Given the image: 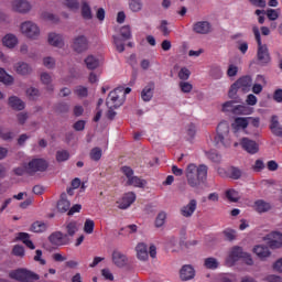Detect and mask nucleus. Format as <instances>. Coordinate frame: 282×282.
I'll list each match as a JSON object with an SVG mask.
<instances>
[{
	"mask_svg": "<svg viewBox=\"0 0 282 282\" xmlns=\"http://www.w3.org/2000/svg\"><path fill=\"white\" fill-rule=\"evenodd\" d=\"M185 177L191 188H197L208 177V166L189 163L185 169Z\"/></svg>",
	"mask_w": 282,
	"mask_h": 282,
	"instance_id": "obj_1",
	"label": "nucleus"
},
{
	"mask_svg": "<svg viewBox=\"0 0 282 282\" xmlns=\"http://www.w3.org/2000/svg\"><path fill=\"white\" fill-rule=\"evenodd\" d=\"M252 32L258 43V52H257L258 61L262 66L269 65V63H271L272 61V57L270 56V51L268 50V45L261 42V31L259 30V26L253 25Z\"/></svg>",
	"mask_w": 282,
	"mask_h": 282,
	"instance_id": "obj_2",
	"label": "nucleus"
},
{
	"mask_svg": "<svg viewBox=\"0 0 282 282\" xmlns=\"http://www.w3.org/2000/svg\"><path fill=\"white\" fill-rule=\"evenodd\" d=\"M216 144L223 147H230L232 139H230V124L227 121H221L217 127V134L214 139Z\"/></svg>",
	"mask_w": 282,
	"mask_h": 282,
	"instance_id": "obj_3",
	"label": "nucleus"
},
{
	"mask_svg": "<svg viewBox=\"0 0 282 282\" xmlns=\"http://www.w3.org/2000/svg\"><path fill=\"white\" fill-rule=\"evenodd\" d=\"M20 32L31 41H37L41 36V28L33 21H25L20 25Z\"/></svg>",
	"mask_w": 282,
	"mask_h": 282,
	"instance_id": "obj_4",
	"label": "nucleus"
},
{
	"mask_svg": "<svg viewBox=\"0 0 282 282\" xmlns=\"http://www.w3.org/2000/svg\"><path fill=\"white\" fill-rule=\"evenodd\" d=\"M106 105L108 109H118V107L124 105V93L122 91V87L116 88L109 94Z\"/></svg>",
	"mask_w": 282,
	"mask_h": 282,
	"instance_id": "obj_5",
	"label": "nucleus"
},
{
	"mask_svg": "<svg viewBox=\"0 0 282 282\" xmlns=\"http://www.w3.org/2000/svg\"><path fill=\"white\" fill-rule=\"evenodd\" d=\"M9 276L11 279H15V281H21V282L39 281V274L32 271H28L25 269H18L15 271H11Z\"/></svg>",
	"mask_w": 282,
	"mask_h": 282,
	"instance_id": "obj_6",
	"label": "nucleus"
},
{
	"mask_svg": "<svg viewBox=\"0 0 282 282\" xmlns=\"http://www.w3.org/2000/svg\"><path fill=\"white\" fill-rule=\"evenodd\" d=\"M123 175L127 177V185L134 186V188H144L147 186V181L133 175V170L129 166H123L121 169Z\"/></svg>",
	"mask_w": 282,
	"mask_h": 282,
	"instance_id": "obj_7",
	"label": "nucleus"
},
{
	"mask_svg": "<svg viewBox=\"0 0 282 282\" xmlns=\"http://www.w3.org/2000/svg\"><path fill=\"white\" fill-rule=\"evenodd\" d=\"M26 173H43L47 171V161L44 159H32L25 166Z\"/></svg>",
	"mask_w": 282,
	"mask_h": 282,
	"instance_id": "obj_8",
	"label": "nucleus"
},
{
	"mask_svg": "<svg viewBox=\"0 0 282 282\" xmlns=\"http://www.w3.org/2000/svg\"><path fill=\"white\" fill-rule=\"evenodd\" d=\"M243 256V249L239 246H235L231 249H229L227 258L225 260L226 265L229 268H232L239 259Z\"/></svg>",
	"mask_w": 282,
	"mask_h": 282,
	"instance_id": "obj_9",
	"label": "nucleus"
},
{
	"mask_svg": "<svg viewBox=\"0 0 282 282\" xmlns=\"http://www.w3.org/2000/svg\"><path fill=\"white\" fill-rule=\"evenodd\" d=\"M197 210V199L192 198L187 204L183 205L180 209V215L185 219H191Z\"/></svg>",
	"mask_w": 282,
	"mask_h": 282,
	"instance_id": "obj_10",
	"label": "nucleus"
},
{
	"mask_svg": "<svg viewBox=\"0 0 282 282\" xmlns=\"http://www.w3.org/2000/svg\"><path fill=\"white\" fill-rule=\"evenodd\" d=\"M73 50L78 54L87 52L89 50V41L85 35H78L73 40Z\"/></svg>",
	"mask_w": 282,
	"mask_h": 282,
	"instance_id": "obj_11",
	"label": "nucleus"
},
{
	"mask_svg": "<svg viewBox=\"0 0 282 282\" xmlns=\"http://www.w3.org/2000/svg\"><path fill=\"white\" fill-rule=\"evenodd\" d=\"M47 43L52 47H57L61 50L65 46V37H63V34L61 33L51 32L47 35Z\"/></svg>",
	"mask_w": 282,
	"mask_h": 282,
	"instance_id": "obj_12",
	"label": "nucleus"
},
{
	"mask_svg": "<svg viewBox=\"0 0 282 282\" xmlns=\"http://www.w3.org/2000/svg\"><path fill=\"white\" fill-rule=\"evenodd\" d=\"M267 243L272 250L282 247V234L279 231H273L267 236Z\"/></svg>",
	"mask_w": 282,
	"mask_h": 282,
	"instance_id": "obj_13",
	"label": "nucleus"
},
{
	"mask_svg": "<svg viewBox=\"0 0 282 282\" xmlns=\"http://www.w3.org/2000/svg\"><path fill=\"white\" fill-rule=\"evenodd\" d=\"M240 145L247 153L254 155V153H259V144L254 140H250L248 138H242L240 141Z\"/></svg>",
	"mask_w": 282,
	"mask_h": 282,
	"instance_id": "obj_14",
	"label": "nucleus"
},
{
	"mask_svg": "<svg viewBox=\"0 0 282 282\" xmlns=\"http://www.w3.org/2000/svg\"><path fill=\"white\" fill-rule=\"evenodd\" d=\"M11 8L14 12H20L21 14H25V12H30V10H32V6L28 0H13L11 2Z\"/></svg>",
	"mask_w": 282,
	"mask_h": 282,
	"instance_id": "obj_15",
	"label": "nucleus"
},
{
	"mask_svg": "<svg viewBox=\"0 0 282 282\" xmlns=\"http://www.w3.org/2000/svg\"><path fill=\"white\" fill-rule=\"evenodd\" d=\"M133 202H135V193L133 192H129L126 193L121 199L118 200V208H120L121 210H127V208H129L131 206V204H133Z\"/></svg>",
	"mask_w": 282,
	"mask_h": 282,
	"instance_id": "obj_16",
	"label": "nucleus"
},
{
	"mask_svg": "<svg viewBox=\"0 0 282 282\" xmlns=\"http://www.w3.org/2000/svg\"><path fill=\"white\" fill-rule=\"evenodd\" d=\"M193 31L196 34H210L213 32V25L208 21H198L194 23Z\"/></svg>",
	"mask_w": 282,
	"mask_h": 282,
	"instance_id": "obj_17",
	"label": "nucleus"
},
{
	"mask_svg": "<svg viewBox=\"0 0 282 282\" xmlns=\"http://www.w3.org/2000/svg\"><path fill=\"white\" fill-rule=\"evenodd\" d=\"M13 69L20 76H30V74H32V72H33L32 66L25 62L15 63L13 66Z\"/></svg>",
	"mask_w": 282,
	"mask_h": 282,
	"instance_id": "obj_18",
	"label": "nucleus"
},
{
	"mask_svg": "<svg viewBox=\"0 0 282 282\" xmlns=\"http://www.w3.org/2000/svg\"><path fill=\"white\" fill-rule=\"evenodd\" d=\"M236 85L238 86V89L241 91L248 93L252 89V77L250 76H243L236 80Z\"/></svg>",
	"mask_w": 282,
	"mask_h": 282,
	"instance_id": "obj_19",
	"label": "nucleus"
},
{
	"mask_svg": "<svg viewBox=\"0 0 282 282\" xmlns=\"http://www.w3.org/2000/svg\"><path fill=\"white\" fill-rule=\"evenodd\" d=\"M137 259L139 261H148L149 260V247L144 242H139L135 247Z\"/></svg>",
	"mask_w": 282,
	"mask_h": 282,
	"instance_id": "obj_20",
	"label": "nucleus"
},
{
	"mask_svg": "<svg viewBox=\"0 0 282 282\" xmlns=\"http://www.w3.org/2000/svg\"><path fill=\"white\" fill-rule=\"evenodd\" d=\"M155 91V84H148L141 91V99L143 102H151L153 100V94Z\"/></svg>",
	"mask_w": 282,
	"mask_h": 282,
	"instance_id": "obj_21",
	"label": "nucleus"
},
{
	"mask_svg": "<svg viewBox=\"0 0 282 282\" xmlns=\"http://www.w3.org/2000/svg\"><path fill=\"white\" fill-rule=\"evenodd\" d=\"M180 276L182 281H191L192 279H195V269L188 264L183 265L180 271Z\"/></svg>",
	"mask_w": 282,
	"mask_h": 282,
	"instance_id": "obj_22",
	"label": "nucleus"
},
{
	"mask_svg": "<svg viewBox=\"0 0 282 282\" xmlns=\"http://www.w3.org/2000/svg\"><path fill=\"white\" fill-rule=\"evenodd\" d=\"M129 260L127 259V257L124 256V253L115 250L112 252V263H115L117 265V268H124V265H127V262Z\"/></svg>",
	"mask_w": 282,
	"mask_h": 282,
	"instance_id": "obj_23",
	"label": "nucleus"
},
{
	"mask_svg": "<svg viewBox=\"0 0 282 282\" xmlns=\"http://www.w3.org/2000/svg\"><path fill=\"white\" fill-rule=\"evenodd\" d=\"M253 252L254 254H257V257H259V259H261V261H265V259H268V257L272 254V252L270 251V248L263 245L256 246L253 248Z\"/></svg>",
	"mask_w": 282,
	"mask_h": 282,
	"instance_id": "obj_24",
	"label": "nucleus"
},
{
	"mask_svg": "<svg viewBox=\"0 0 282 282\" xmlns=\"http://www.w3.org/2000/svg\"><path fill=\"white\" fill-rule=\"evenodd\" d=\"M248 124H250V122L248 121V118L238 117L235 119L231 127H232L234 131H241L243 129H247Z\"/></svg>",
	"mask_w": 282,
	"mask_h": 282,
	"instance_id": "obj_25",
	"label": "nucleus"
},
{
	"mask_svg": "<svg viewBox=\"0 0 282 282\" xmlns=\"http://www.w3.org/2000/svg\"><path fill=\"white\" fill-rule=\"evenodd\" d=\"M70 207H72V204L67 199V194L63 193L61 195L59 200L57 202L58 213H67V210H69Z\"/></svg>",
	"mask_w": 282,
	"mask_h": 282,
	"instance_id": "obj_26",
	"label": "nucleus"
},
{
	"mask_svg": "<svg viewBox=\"0 0 282 282\" xmlns=\"http://www.w3.org/2000/svg\"><path fill=\"white\" fill-rule=\"evenodd\" d=\"M270 129L273 135H278V138H281L282 127H281V123H279V117L275 115L271 117Z\"/></svg>",
	"mask_w": 282,
	"mask_h": 282,
	"instance_id": "obj_27",
	"label": "nucleus"
},
{
	"mask_svg": "<svg viewBox=\"0 0 282 282\" xmlns=\"http://www.w3.org/2000/svg\"><path fill=\"white\" fill-rule=\"evenodd\" d=\"M18 43H19V39H17V35L14 34L9 33L4 35L2 39V45H4V47H9V50L17 47Z\"/></svg>",
	"mask_w": 282,
	"mask_h": 282,
	"instance_id": "obj_28",
	"label": "nucleus"
},
{
	"mask_svg": "<svg viewBox=\"0 0 282 282\" xmlns=\"http://www.w3.org/2000/svg\"><path fill=\"white\" fill-rule=\"evenodd\" d=\"M84 63L87 69H98V67H100V59L94 55H88Z\"/></svg>",
	"mask_w": 282,
	"mask_h": 282,
	"instance_id": "obj_29",
	"label": "nucleus"
},
{
	"mask_svg": "<svg viewBox=\"0 0 282 282\" xmlns=\"http://www.w3.org/2000/svg\"><path fill=\"white\" fill-rule=\"evenodd\" d=\"M9 105L12 107V109H15L17 111H23L25 109V102L21 100V98L17 96H12L9 98Z\"/></svg>",
	"mask_w": 282,
	"mask_h": 282,
	"instance_id": "obj_30",
	"label": "nucleus"
},
{
	"mask_svg": "<svg viewBox=\"0 0 282 282\" xmlns=\"http://www.w3.org/2000/svg\"><path fill=\"white\" fill-rule=\"evenodd\" d=\"M253 208H254V210H257V213H268V210H270V208H272V205H270V203H268L263 199H259V200L254 202Z\"/></svg>",
	"mask_w": 282,
	"mask_h": 282,
	"instance_id": "obj_31",
	"label": "nucleus"
},
{
	"mask_svg": "<svg viewBox=\"0 0 282 282\" xmlns=\"http://www.w3.org/2000/svg\"><path fill=\"white\" fill-rule=\"evenodd\" d=\"M254 111V109L250 108V106L247 105H238L234 109V113L236 116H250Z\"/></svg>",
	"mask_w": 282,
	"mask_h": 282,
	"instance_id": "obj_32",
	"label": "nucleus"
},
{
	"mask_svg": "<svg viewBox=\"0 0 282 282\" xmlns=\"http://www.w3.org/2000/svg\"><path fill=\"white\" fill-rule=\"evenodd\" d=\"M40 80L42 85H45L47 87L48 91H54V85H52V75L50 73H41Z\"/></svg>",
	"mask_w": 282,
	"mask_h": 282,
	"instance_id": "obj_33",
	"label": "nucleus"
},
{
	"mask_svg": "<svg viewBox=\"0 0 282 282\" xmlns=\"http://www.w3.org/2000/svg\"><path fill=\"white\" fill-rule=\"evenodd\" d=\"M0 83H3V85H13L14 77H12V75L8 74L6 72V69L0 68Z\"/></svg>",
	"mask_w": 282,
	"mask_h": 282,
	"instance_id": "obj_34",
	"label": "nucleus"
},
{
	"mask_svg": "<svg viewBox=\"0 0 282 282\" xmlns=\"http://www.w3.org/2000/svg\"><path fill=\"white\" fill-rule=\"evenodd\" d=\"M209 76H212L214 80H221V78H224L221 66H213L209 70Z\"/></svg>",
	"mask_w": 282,
	"mask_h": 282,
	"instance_id": "obj_35",
	"label": "nucleus"
},
{
	"mask_svg": "<svg viewBox=\"0 0 282 282\" xmlns=\"http://www.w3.org/2000/svg\"><path fill=\"white\" fill-rule=\"evenodd\" d=\"M66 232L69 237H74L76 235V232H78V223L70 220L68 223H66Z\"/></svg>",
	"mask_w": 282,
	"mask_h": 282,
	"instance_id": "obj_36",
	"label": "nucleus"
},
{
	"mask_svg": "<svg viewBox=\"0 0 282 282\" xmlns=\"http://www.w3.org/2000/svg\"><path fill=\"white\" fill-rule=\"evenodd\" d=\"M204 265L207 270H217L219 268V261L217 258H207L204 260Z\"/></svg>",
	"mask_w": 282,
	"mask_h": 282,
	"instance_id": "obj_37",
	"label": "nucleus"
},
{
	"mask_svg": "<svg viewBox=\"0 0 282 282\" xmlns=\"http://www.w3.org/2000/svg\"><path fill=\"white\" fill-rule=\"evenodd\" d=\"M47 230V225L43 221H35L31 226V232H45Z\"/></svg>",
	"mask_w": 282,
	"mask_h": 282,
	"instance_id": "obj_38",
	"label": "nucleus"
},
{
	"mask_svg": "<svg viewBox=\"0 0 282 282\" xmlns=\"http://www.w3.org/2000/svg\"><path fill=\"white\" fill-rule=\"evenodd\" d=\"M128 6L131 12H140L142 11V7H143L142 0H129Z\"/></svg>",
	"mask_w": 282,
	"mask_h": 282,
	"instance_id": "obj_39",
	"label": "nucleus"
},
{
	"mask_svg": "<svg viewBox=\"0 0 282 282\" xmlns=\"http://www.w3.org/2000/svg\"><path fill=\"white\" fill-rule=\"evenodd\" d=\"M225 197H226V199H228V202L237 203V202H239V192H237L235 189H227L225 192Z\"/></svg>",
	"mask_w": 282,
	"mask_h": 282,
	"instance_id": "obj_40",
	"label": "nucleus"
},
{
	"mask_svg": "<svg viewBox=\"0 0 282 282\" xmlns=\"http://www.w3.org/2000/svg\"><path fill=\"white\" fill-rule=\"evenodd\" d=\"M51 243H53V246H61V243H63V232L61 231H56L54 234H52L48 237Z\"/></svg>",
	"mask_w": 282,
	"mask_h": 282,
	"instance_id": "obj_41",
	"label": "nucleus"
},
{
	"mask_svg": "<svg viewBox=\"0 0 282 282\" xmlns=\"http://www.w3.org/2000/svg\"><path fill=\"white\" fill-rule=\"evenodd\" d=\"M17 133H14L12 130L1 128L0 129V138L1 140H14Z\"/></svg>",
	"mask_w": 282,
	"mask_h": 282,
	"instance_id": "obj_42",
	"label": "nucleus"
},
{
	"mask_svg": "<svg viewBox=\"0 0 282 282\" xmlns=\"http://www.w3.org/2000/svg\"><path fill=\"white\" fill-rule=\"evenodd\" d=\"M63 6L68 8V10H72L73 12H76L80 8V3L78 0H63Z\"/></svg>",
	"mask_w": 282,
	"mask_h": 282,
	"instance_id": "obj_43",
	"label": "nucleus"
},
{
	"mask_svg": "<svg viewBox=\"0 0 282 282\" xmlns=\"http://www.w3.org/2000/svg\"><path fill=\"white\" fill-rule=\"evenodd\" d=\"M75 96H78V98H87L89 96V90L85 86H77L74 89Z\"/></svg>",
	"mask_w": 282,
	"mask_h": 282,
	"instance_id": "obj_44",
	"label": "nucleus"
},
{
	"mask_svg": "<svg viewBox=\"0 0 282 282\" xmlns=\"http://www.w3.org/2000/svg\"><path fill=\"white\" fill-rule=\"evenodd\" d=\"M166 217L167 214L166 212H160L155 218V226L156 228H162V226H164V224H166Z\"/></svg>",
	"mask_w": 282,
	"mask_h": 282,
	"instance_id": "obj_45",
	"label": "nucleus"
},
{
	"mask_svg": "<svg viewBox=\"0 0 282 282\" xmlns=\"http://www.w3.org/2000/svg\"><path fill=\"white\" fill-rule=\"evenodd\" d=\"M223 235L227 241H235L237 239V231L235 229L227 228L223 231Z\"/></svg>",
	"mask_w": 282,
	"mask_h": 282,
	"instance_id": "obj_46",
	"label": "nucleus"
},
{
	"mask_svg": "<svg viewBox=\"0 0 282 282\" xmlns=\"http://www.w3.org/2000/svg\"><path fill=\"white\" fill-rule=\"evenodd\" d=\"M26 96H28V98H30V100H36V98H39V96H41V91L39 90V88L29 87L26 89Z\"/></svg>",
	"mask_w": 282,
	"mask_h": 282,
	"instance_id": "obj_47",
	"label": "nucleus"
},
{
	"mask_svg": "<svg viewBox=\"0 0 282 282\" xmlns=\"http://www.w3.org/2000/svg\"><path fill=\"white\" fill-rule=\"evenodd\" d=\"M67 160H69V151L58 150L56 152V161L57 162H67Z\"/></svg>",
	"mask_w": 282,
	"mask_h": 282,
	"instance_id": "obj_48",
	"label": "nucleus"
},
{
	"mask_svg": "<svg viewBox=\"0 0 282 282\" xmlns=\"http://www.w3.org/2000/svg\"><path fill=\"white\" fill-rule=\"evenodd\" d=\"M237 74H239V66H237V64H229L227 67L228 78H235Z\"/></svg>",
	"mask_w": 282,
	"mask_h": 282,
	"instance_id": "obj_49",
	"label": "nucleus"
},
{
	"mask_svg": "<svg viewBox=\"0 0 282 282\" xmlns=\"http://www.w3.org/2000/svg\"><path fill=\"white\" fill-rule=\"evenodd\" d=\"M178 87L183 94H191L193 91V84L191 82H180Z\"/></svg>",
	"mask_w": 282,
	"mask_h": 282,
	"instance_id": "obj_50",
	"label": "nucleus"
},
{
	"mask_svg": "<svg viewBox=\"0 0 282 282\" xmlns=\"http://www.w3.org/2000/svg\"><path fill=\"white\" fill-rule=\"evenodd\" d=\"M43 65L46 69H54L56 67V59L52 56H46L43 58Z\"/></svg>",
	"mask_w": 282,
	"mask_h": 282,
	"instance_id": "obj_51",
	"label": "nucleus"
},
{
	"mask_svg": "<svg viewBox=\"0 0 282 282\" xmlns=\"http://www.w3.org/2000/svg\"><path fill=\"white\" fill-rule=\"evenodd\" d=\"M94 228H96L94 220L86 219L84 224V232H86V235H91L94 232Z\"/></svg>",
	"mask_w": 282,
	"mask_h": 282,
	"instance_id": "obj_52",
	"label": "nucleus"
},
{
	"mask_svg": "<svg viewBox=\"0 0 282 282\" xmlns=\"http://www.w3.org/2000/svg\"><path fill=\"white\" fill-rule=\"evenodd\" d=\"M100 158H102V149L94 148L90 151V159L94 160V162H98Z\"/></svg>",
	"mask_w": 282,
	"mask_h": 282,
	"instance_id": "obj_53",
	"label": "nucleus"
},
{
	"mask_svg": "<svg viewBox=\"0 0 282 282\" xmlns=\"http://www.w3.org/2000/svg\"><path fill=\"white\" fill-rule=\"evenodd\" d=\"M235 101H227L223 104L221 111L225 113H235Z\"/></svg>",
	"mask_w": 282,
	"mask_h": 282,
	"instance_id": "obj_54",
	"label": "nucleus"
},
{
	"mask_svg": "<svg viewBox=\"0 0 282 282\" xmlns=\"http://www.w3.org/2000/svg\"><path fill=\"white\" fill-rule=\"evenodd\" d=\"M178 78L183 82L188 80V78H191V70L186 67L181 68L178 72Z\"/></svg>",
	"mask_w": 282,
	"mask_h": 282,
	"instance_id": "obj_55",
	"label": "nucleus"
},
{
	"mask_svg": "<svg viewBox=\"0 0 282 282\" xmlns=\"http://www.w3.org/2000/svg\"><path fill=\"white\" fill-rule=\"evenodd\" d=\"M15 239H17V241H22V243H24V246H25L28 242L32 241V240L30 239V234H28V232H19V234L17 235Z\"/></svg>",
	"mask_w": 282,
	"mask_h": 282,
	"instance_id": "obj_56",
	"label": "nucleus"
},
{
	"mask_svg": "<svg viewBox=\"0 0 282 282\" xmlns=\"http://www.w3.org/2000/svg\"><path fill=\"white\" fill-rule=\"evenodd\" d=\"M15 239H17V241H22V243H24V246H25L28 242L32 241V240L30 239V234H28V232H19V234L17 235Z\"/></svg>",
	"mask_w": 282,
	"mask_h": 282,
	"instance_id": "obj_57",
	"label": "nucleus"
},
{
	"mask_svg": "<svg viewBox=\"0 0 282 282\" xmlns=\"http://www.w3.org/2000/svg\"><path fill=\"white\" fill-rule=\"evenodd\" d=\"M82 14L87 20L91 19V8H89V4H87V2H84L82 7Z\"/></svg>",
	"mask_w": 282,
	"mask_h": 282,
	"instance_id": "obj_58",
	"label": "nucleus"
},
{
	"mask_svg": "<svg viewBox=\"0 0 282 282\" xmlns=\"http://www.w3.org/2000/svg\"><path fill=\"white\" fill-rule=\"evenodd\" d=\"M14 257H25V248L21 245H15L12 250Z\"/></svg>",
	"mask_w": 282,
	"mask_h": 282,
	"instance_id": "obj_59",
	"label": "nucleus"
},
{
	"mask_svg": "<svg viewBox=\"0 0 282 282\" xmlns=\"http://www.w3.org/2000/svg\"><path fill=\"white\" fill-rule=\"evenodd\" d=\"M113 43L116 45L117 51L120 53L124 52V41L118 36H113Z\"/></svg>",
	"mask_w": 282,
	"mask_h": 282,
	"instance_id": "obj_60",
	"label": "nucleus"
},
{
	"mask_svg": "<svg viewBox=\"0 0 282 282\" xmlns=\"http://www.w3.org/2000/svg\"><path fill=\"white\" fill-rule=\"evenodd\" d=\"M241 175H242V172L239 170V167H231L229 170V176L231 177V180H239Z\"/></svg>",
	"mask_w": 282,
	"mask_h": 282,
	"instance_id": "obj_61",
	"label": "nucleus"
},
{
	"mask_svg": "<svg viewBox=\"0 0 282 282\" xmlns=\"http://www.w3.org/2000/svg\"><path fill=\"white\" fill-rule=\"evenodd\" d=\"M272 270L273 272H279V274H282V258H279L272 263Z\"/></svg>",
	"mask_w": 282,
	"mask_h": 282,
	"instance_id": "obj_62",
	"label": "nucleus"
},
{
	"mask_svg": "<svg viewBox=\"0 0 282 282\" xmlns=\"http://www.w3.org/2000/svg\"><path fill=\"white\" fill-rule=\"evenodd\" d=\"M267 17L270 21H276V19H279V11L274 9H268Z\"/></svg>",
	"mask_w": 282,
	"mask_h": 282,
	"instance_id": "obj_63",
	"label": "nucleus"
},
{
	"mask_svg": "<svg viewBox=\"0 0 282 282\" xmlns=\"http://www.w3.org/2000/svg\"><path fill=\"white\" fill-rule=\"evenodd\" d=\"M121 36L124 41H129V39H131V28L129 26L121 28Z\"/></svg>",
	"mask_w": 282,
	"mask_h": 282,
	"instance_id": "obj_64",
	"label": "nucleus"
}]
</instances>
